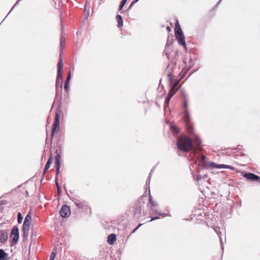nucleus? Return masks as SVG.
<instances>
[{"instance_id": "20", "label": "nucleus", "mask_w": 260, "mask_h": 260, "mask_svg": "<svg viewBox=\"0 0 260 260\" xmlns=\"http://www.w3.org/2000/svg\"><path fill=\"white\" fill-rule=\"evenodd\" d=\"M116 19L118 23V27L120 28L123 26V19L122 16L120 15H117L116 16Z\"/></svg>"}, {"instance_id": "16", "label": "nucleus", "mask_w": 260, "mask_h": 260, "mask_svg": "<svg viewBox=\"0 0 260 260\" xmlns=\"http://www.w3.org/2000/svg\"><path fill=\"white\" fill-rule=\"evenodd\" d=\"M108 243L111 245L116 240V236L114 234H111L108 236Z\"/></svg>"}, {"instance_id": "42", "label": "nucleus", "mask_w": 260, "mask_h": 260, "mask_svg": "<svg viewBox=\"0 0 260 260\" xmlns=\"http://www.w3.org/2000/svg\"><path fill=\"white\" fill-rule=\"evenodd\" d=\"M152 173H153V169H151V171H150V172L149 174V176H148V179H151Z\"/></svg>"}, {"instance_id": "48", "label": "nucleus", "mask_w": 260, "mask_h": 260, "mask_svg": "<svg viewBox=\"0 0 260 260\" xmlns=\"http://www.w3.org/2000/svg\"><path fill=\"white\" fill-rule=\"evenodd\" d=\"M202 158L203 160H205V159L206 158V157L205 156V155H202Z\"/></svg>"}, {"instance_id": "7", "label": "nucleus", "mask_w": 260, "mask_h": 260, "mask_svg": "<svg viewBox=\"0 0 260 260\" xmlns=\"http://www.w3.org/2000/svg\"><path fill=\"white\" fill-rule=\"evenodd\" d=\"M173 42H174L173 36H168L167 44L165 46V49L164 53L165 54V55L167 56V58L169 60L171 59V57L168 52V49L170 48V46L173 44Z\"/></svg>"}, {"instance_id": "46", "label": "nucleus", "mask_w": 260, "mask_h": 260, "mask_svg": "<svg viewBox=\"0 0 260 260\" xmlns=\"http://www.w3.org/2000/svg\"><path fill=\"white\" fill-rule=\"evenodd\" d=\"M241 146L238 145L237 147L235 148H234L235 150H239L241 149Z\"/></svg>"}, {"instance_id": "35", "label": "nucleus", "mask_w": 260, "mask_h": 260, "mask_svg": "<svg viewBox=\"0 0 260 260\" xmlns=\"http://www.w3.org/2000/svg\"><path fill=\"white\" fill-rule=\"evenodd\" d=\"M149 202L151 204V205L152 206H156V204L155 203V202L154 201H153V200L152 199V197L151 196L150 193H149Z\"/></svg>"}, {"instance_id": "29", "label": "nucleus", "mask_w": 260, "mask_h": 260, "mask_svg": "<svg viewBox=\"0 0 260 260\" xmlns=\"http://www.w3.org/2000/svg\"><path fill=\"white\" fill-rule=\"evenodd\" d=\"M56 251H57V250L56 248H54L53 249V251L51 252V255H50V260H54V258L55 257V255H56Z\"/></svg>"}, {"instance_id": "19", "label": "nucleus", "mask_w": 260, "mask_h": 260, "mask_svg": "<svg viewBox=\"0 0 260 260\" xmlns=\"http://www.w3.org/2000/svg\"><path fill=\"white\" fill-rule=\"evenodd\" d=\"M183 34V33L182 31L181 27L179 25L178 22L177 21L175 24V36H177V35H181V34Z\"/></svg>"}, {"instance_id": "3", "label": "nucleus", "mask_w": 260, "mask_h": 260, "mask_svg": "<svg viewBox=\"0 0 260 260\" xmlns=\"http://www.w3.org/2000/svg\"><path fill=\"white\" fill-rule=\"evenodd\" d=\"M63 68V60L60 57L58 63V70L56 80V90L57 91L59 89L61 90L62 88V70Z\"/></svg>"}, {"instance_id": "27", "label": "nucleus", "mask_w": 260, "mask_h": 260, "mask_svg": "<svg viewBox=\"0 0 260 260\" xmlns=\"http://www.w3.org/2000/svg\"><path fill=\"white\" fill-rule=\"evenodd\" d=\"M30 225V224H29L23 223V224L22 225V231H29Z\"/></svg>"}, {"instance_id": "45", "label": "nucleus", "mask_w": 260, "mask_h": 260, "mask_svg": "<svg viewBox=\"0 0 260 260\" xmlns=\"http://www.w3.org/2000/svg\"><path fill=\"white\" fill-rule=\"evenodd\" d=\"M135 3H133V1L131 3L130 6H129V8H128V9L126 10V11H128L129 9H130L135 4Z\"/></svg>"}, {"instance_id": "17", "label": "nucleus", "mask_w": 260, "mask_h": 260, "mask_svg": "<svg viewBox=\"0 0 260 260\" xmlns=\"http://www.w3.org/2000/svg\"><path fill=\"white\" fill-rule=\"evenodd\" d=\"M75 204L76 206L80 209L82 210H86L87 208V206L85 205L83 203L78 201V200H76L75 201Z\"/></svg>"}, {"instance_id": "28", "label": "nucleus", "mask_w": 260, "mask_h": 260, "mask_svg": "<svg viewBox=\"0 0 260 260\" xmlns=\"http://www.w3.org/2000/svg\"><path fill=\"white\" fill-rule=\"evenodd\" d=\"M58 176H55V184L56 185V187H57L58 193H60V191H61V188L59 187V184H58Z\"/></svg>"}, {"instance_id": "26", "label": "nucleus", "mask_w": 260, "mask_h": 260, "mask_svg": "<svg viewBox=\"0 0 260 260\" xmlns=\"http://www.w3.org/2000/svg\"><path fill=\"white\" fill-rule=\"evenodd\" d=\"M176 92V89H174L173 88L171 87V89L169 90L167 96L172 98V97L175 94Z\"/></svg>"}, {"instance_id": "37", "label": "nucleus", "mask_w": 260, "mask_h": 260, "mask_svg": "<svg viewBox=\"0 0 260 260\" xmlns=\"http://www.w3.org/2000/svg\"><path fill=\"white\" fill-rule=\"evenodd\" d=\"M70 79H71V73L70 72H69V74H68V75L66 78V82L65 83H69L70 80Z\"/></svg>"}, {"instance_id": "13", "label": "nucleus", "mask_w": 260, "mask_h": 260, "mask_svg": "<svg viewBox=\"0 0 260 260\" xmlns=\"http://www.w3.org/2000/svg\"><path fill=\"white\" fill-rule=\"evenodd\" d=\"M192 150L194 151L195 150H193V146H194L197 147V148L200 147V146L201 144V143H202V141L200 139V138L198 137H195L193 140L192 139Z\"/></svg>"}, {"instance_id": "1", "label": "nucleus", "mask_w": 260, "mask_h": 260, "mask_svg": "<svg viewBox=\"0 0 260 260\" xmlns=\"http://www.w3.org/2000/svg\"><path fill=\"white\" fill-rule=\"evenodd\" d=\"M187 107L188 99L183 100V108L184 110L183 112V119L188 133L191 134L193 132V123L190 119V114L188 111Z\"/></svg>"}, {"instance_id": "14", "label": "nucleus", "mask_w": 260, "mask_h": 260, "mask_svg": "<svg viewBox=\"0 0 260 260\" xmlns=\"http://www.w3.org/2000/svg\"><path fill=\"white\" fill-rule=\"evenodd\" d=\"M214 230L215 232L217 233V234L219 237V239L220 240V246H221V249H223V242L222 239L221 237V233L220 232V228L218 227H216V228H214Z\"/></svg>"}, {"instance_id": "15", "label": "nucleus", "mask_w": 260, "mask_h": 260, "mask_svg": "<svg viewBox=\"0 0 260 260\" xmlns=\"http://www.w3.org/2000/svg\"><path fill=\"white\" fill-rule=\"evenodd\" d=\"M52 154H51L50 157H49V159L47 160V162L45 166V168H44V171H43V176H44V175L47 172L48 169L49 168L50 164L52 162Z\"/></svg>"}, {"instance_id": "56", "label": "nucleus", "mask_w": 260, "mask_h": 260, "mask_svg": "<svg viewBox=\"0 0 260 260\" xmlns=\"http://www.w3.org/2000/svg\"><path fill=\"white\" fill-rule=\"evenodd\" d=\"M221 0H219V1L217 3V5H218L221 1Z\"/></svg>"}, {"instance_id": "9", "label": "nucleus", "mask_w": 260, "mask_h": 260, "mask_svg": "<svg viewBox=\"0 0 260 260\" xmlns=\"http://www.w3.org/2000/svg\"><path fill=\"white\" fill-rule=\"evenodd\" d=\"M168 77L169 79V84L171 86V88H173L174 89H176L178 84L179 82V80L174 81L173 79V77L172 74L171 73H169L168 74Z\"/></svg>"}, {"instance_id": "6", "label": "nucleus", "mask_w": 260, "mask_h": 260, "mask_svg": "<svg viewBox=\"0 0 260 260\" xmlns=\"http://www.w3.org/2000/svg\"><path fill=\"white\" fill-rule=\"evenodd\" d=\"M10 237L12 238L11 245L17 243L19 238V229L17 227H15L12 230Z\"/></svg>"}, {"instance_id": "36", "label": "nucleus", "mask_w": 260, "mask_h": 260, "mask_svg": "<svg viewBox=\"0 0 260 260\" xmlns=\"http://www.w3.org/2000/svg\"><path fill=\"white\" fill-rule=\"evenodd\" d=\"M193 178L196 181H198L202 178V176L201 175L198 174V175H196V176H194L193 177Z\"/></svg>"}, {"instance_id": "24", "label": "nucleus", "mask_w": 260, "mask_h": 260, "mask_svg": "<svg viewBox=\"0 0 260 260\" xmlns=\"http://www.w3.org/2000/svg\"><path fill=\"white\" fill-rule=\"evenodd\" d=\"M171 131L174 135H178L179 133V128L175 125L171 126Z\"/></svg>"}, {"instance_id": "34", "label": "nucleus", "mask_w": 260, "mask_h": 260, "mask_svg": "<svg viewBox=\"0 0 260 260\" xmlns=\"http://www.w3.org/2000/svg\"><path fill=\"white\" fill-rule=\"evenodd\" d=\"M17 219L18 223H21L22 222L23 217L20 212H18L17 215Z\"/></svg>"}, {"instance_id": "23", "label": "nucleus", "mask_w": 260, "mask_h": 260, "mask_svg": "<svg viewBox=\"0 0 260 260\" xmlns=\"http://www.w3.org/2000/svg\"><path fill=\"white\" fill-rule=\"evenodd\" d=\"M8 254L3 249H0V260H5Z\"/></svg>"}, {"instance_id": "21", "label": "nucleus", "mask_w": 260, "mask_h": 260, "mask_svg": "<svg viewBox=\"0 0 260 260\" xmlns=\"http://www.w3.org/2000/svg\"><path fill=\"white\" fill-rule=\"evenodd\" d=\"M60 48H61V49H62L65 46L64 34H63L62 32L61 33V36L60 37Z\"/></svg>"}, {"instance_id": "31", "label": "nucleus", "mask_w": 260, "mask_h": 260, "mask_svg": "<svg viewBox=\"0 0 260 260\" xmlns=\"http://www.w3.org/2000/svg\"><path fill=\"white\" fill-rule=\"evenodd\" d=\"M61 152L62 150L61 147H59L58 148H57L55 151V156H58L59 157H61Z\"/></svg>"}, {"instance_id": "43", "label": "nucleus", "mask_w": 260, "mask_h": 260, "mask_svg": "<svg viewBox=\"0 0 260 260\" xmlns=\"http://www.w3.org/2000/svg\"><path fill=\"white\" fill-rule=\"evenodd\" d=\"M158 218H159V217L158 216H154V217H152L150 221H153V220H156V219H157Z\"/></svg>"}, {"instance_id": "12", "label": "nucleus", "mask_w": 260, "mask_h": 260, "mask_svg": "<svg viewBox=\"0 0 260 260\" xmlns=\"http://www.w3.org/2000/svg\"><path fill=\"white\" fill-rule=\"evenodd\" d=\"M61 164V158L58 156L55 157V164L56 168V175L58 176L60 167Z\"/></svg>"}, {"instance_id": "54", "label": "nucleus", "mask_w": 260, "mask_h": 260, "mask_svg": "<svg viewBox=\"0 0 260 260\" xmlns=\"http://www.w3.org/2000/svg\"><path fill=\"white\" fill-rule=\"evenodd\" d=\"M139 0H134L133 3H136L137 2H138Z\"/></svg>"}, {"instance_id": "11", "label": "nucleus", "mask_w": 260, "mask_h": 260, "mask_svg": "<svg viewBox=\"0 0 260 260\" xmlns=\"http://www.w3.org/2000/svg\"><path fill=\"white\" fill-rule=\"evenodd\" d=\"M175 37L179 45H182L186 49V43L185 41V37L183 34L175 36Z\"/></svg>"}, {"instance_id": "49", "label": "nucleus", "mask_w": 260, "mask_h": 260, "mask_svg": "<svg viewBox=\"0 0 260 260\" xmlns=\"http://www.w3.org/2000/svg\"><path fill=\"white\" fill-rule=\"evenodd\" d=\"M167 30H168V31H171V28H170V27L169 26H167Z\"/></svg>"}, {"instance_id": "2", "label": "nucleus", "mask_w": 260, "mask_h": 260, "mask_svg": "<svg viewBox=\"0 0 260 260\" xmlns=\"http://www.w3.org/2000/svg\"><path fill=\"white\" fill-rule=\"evenodd\" d=\"M177 146L179 149L183 152L192 150V141L190 138H180L177 142Z\"/></svg>"}, {"instance_id": "10", "label": "nucleus", "mask_w": 260, "mask_h": 260, "mask_svg": "<svg viewBox=\"0 0 260 260\" xmlns=\"http://www.w3.org/2000/svg\"><path fill=\"white\" fill-rule=\"evenodd\" d=\"M8 238V233L6 230L0 231V242L5 243Z\"/></svg>"}, {"instance_id": "55", "label": "nucleus", "mask_w": 260, "mask_h": 260, "mask_svg": "<svg viewBox=\"0 0 260 260\" xmlns=\"http://www.w3.org/2000/svg\"><path fill=\"white\" fill-rule=\"evenodd\" d=\"M155 169V167H153L152 169H153V171H154V169Z\"/></svg>"}, {"instance_id": "8", "label": "nucleus", "mask_w": 260, "mask_h": 260, "mask_svg": "<svg viewBox=\"0 0 260 260\" xmlns=\"http://www.w3.org/2000/svg\"><path fill=\"white\" fill-rule=\"evenodd\" d=\"M70 214L71 210L70 207L67 205H63L60 210L61 216L63 218H67L69 216Z\"/></svg>"}, {"instance_id": "40", "label": "nucleus", "mask_w": 260, "mask_h": 260, "mask_svg": "<svg viewBox=\"0 0 260 260\" xmlns=\"http://www.w3.org/2000/svg\"><path fill=\"white\" fill-rule=\"evenodd\" d=\"M225 169H229L231 170H235V168L234 167L229 166V165H226Z\"/></svg>"}, {"instance_id": "44", "label": "nucleus", "mask_w": 260, "mask_h": 260, "mask_svg": "<svg viewBox=\"0 0 260 260\" xmlns=\"http://www.w3.org/2000/svg\"><path fill=\"white\" fill-rule=\"evenodd\" d=\"M6 204V201L5 200L0 201V205H4Z\"/></svg>"}, {"instance_id": "32", "label": "nucleus", "mask_w": 260, "mask_h": 260, "mask_svg": "<svg viewBox=\"0 0 260 260\" xmlns=\"http://www.w3.org/2000/svg\"><path fill=\"white\" fill-rule=\"evenodd\" d=\"M150 181V179L148 178L146 181V184L145 185L146 189L147 190V189H148L149 193H150V185H149Z\"/></svg>"}, {"instance_id": "41", "label": "nucleus", "mask_w": 260, "mask_h": 260, "mask_svg": "<svg viewBox=\"0 0 260 260\" xmlns=\"http://www.w3.org/2000/svg\"><path fill=\"white\" fill-rule=\"evenodd\" d=\"M142 224H139L132 231V234L135 233L141 225Z\"/></svg>"}, {"instance_id": "4", "label": "nucleus", "mask_w": 260, "mask_h": 260, "mask_svg": "<svg viewBox=\"0 0 260 260\" xmlns=\"http://www.w3.org/2000/svg\"><path fill=\"white\" fill-rule=\"evenodd\" d=\"M144 203L143 201V197H140L136 202L134 207H133L132 211L134 213V216L138 217L140 216L141 210L142 205Z\"/></svg>"}, {"instance_id": "52", "label": "nucleus", "mask_w": 260, "mask_h": 260, "mask_svg": "<svg viewBox=\"0 0 260 260\" xmlns=\"http://www.w3.org/2000/svg\"><path fill=\"white\" fill-rule=\"evenodd\" d=\"M10 12H11L10 11V12H9V13L7 14V15L6 16V17H5V18H4V19H3V21H4V20H5V19H6V17H7V16L10 14Z\"/></svg>"}, {"instance_id": "50", "label": "nucleus", "mask_w": 260, "mask_h": 260, "mask_svg": "<svg viewBox=\"0 0 260 260\" xmlns=\"http://www.w3.org/2000/svg\"><path fill=\"white\" fill-rule=\"evenodd\" d=\"M10 12H11L10 11V12H9V13L7 14V15L6 16V17H5V18H4V19H3V21H4V20H5V19H6V17H7V16L10 14Z\"/></svg>"}, {"instance_id": "18", "label": "nucleus", "mask_w": 260, "mask_h": 260, "mask_svg": "<svg viewBox=\"0 0 260 260\" xmlns=\"http://www.w3.org/2000/svg\"><path fill=\"white\" fill-rule=\"evenodd\" d=\"M209 166L214 168L218 169H225L226 165L223 164H217L214 162H211L209 163Z\"/></svg>"}, {"instance_id": "25", "label": "nucleus", "mask_w": 260, "mask_h": 260, "mask_svg": "<svg viewBox=\"0 0 260 260\" xmlns=\"http://www.w3.org/2000/svg\"><path fill=\"white\" fill-rule=\"evenodd\" d=\"M31 217L30 215V213H28L25 216L24 223L30 224Z\"/></svg>"}, {"instance_id": "53", "label": "nucleus", "mask_w": 260, "mask_h": 260, "mask_svg": "<svg viewBox=\"0 0 260 260\" xmlns=\"http://www.w3.org/2000/svg\"><path fill=\"white\" fill-rule=\"evenodd\" d=\"M10 12H11L10 11V12H9V13L7 14V15L6 16V17H5V18H4V19H3V21H4V20H5V19H6V17H7V16L10 14Z\"/></svg>"}, {"instance_id": "39", "label": "nucleus", "mask_w": 260, "mask_h": 260, "mask_svg": "<svg viewBox=\"0 0 260 260\" xmlns=\"http://www.w3.org/2000/svg\"><path fill=\"white\" fill-rule=\"evenodd\" d=\"M69 83H65L64 84V89L67 91H68L69 89Z\"/></svg>"}, {"instance_id": "47", "label": "nucleus", "mask_w": 260, "mask_h": 260, "mask_svg": "<svg viewBox=\"0 0 260 260\" xmlns=\"http://www.w3.org/2000/svg\"><path fill=\"white\" fill-rule=\"evenodd\" d=\"M157 214H158V215H160V216H161V215H162V216H167V215H166V214H165V213H157Z\"/></svg>"}, {"instance_id": "5", "label": "nucleus", "mask_w": 260, "mask_h": 260, "mask_svg": "<svg viewBox=\"0 0 260 260\" xmlns=\"http://www.w3.org/2000/svg\"><path fill=\"white\" fill-rule=\"evenodd\" d=\"M59 119L60 116L59 113L56 112L55 113V120L53 124V126L51 129V137L52 138L54 136L57 134L59 129Z\"/></svg>"}, {"instance_id": "30", "label": "nucleus", "mask_w": 260, "mask_h": 260, "mask_svg": "<svg viewBox=\"0 0 260 260\" xmlns=\"http://www.w3.org/2000/svg\"><path fill=\"white\" fill-rule=\"evenodd\" d=\"M180 94H181V96L183 97V100L188 99L187 95L184 90L181 89H180Z\"/></svg>"}, {"instance_id": "33", "label": "nucleus", "mask_w": 260, "mask_h": 260, "mask_svg": "<svg viewBox=\"0 0 260 260\" xmlns=\"http://www.w3.org/2000/svg\"><path fill=\"white\" fill-rule=\"evenodd\" d=\"M171 99V98L170 97H169V96H168L167 95L166 97L165 101V108H166L168 106Z\"/></svg>"}, {"instance_id": "51", "label": "nucleus", "mask_w": 260, "mask_h": 260, "mask_svg": "<svg viewBox=\"0 0 260 260\" xmlns=\"http://www.w3.org/2000/svg\"><path fill=\"white\" fill-rule=\"evenodd\" d=\"M10 12H11L10 11V12H9V13L7 14V15L6 16V17H5V18H4V19H3V21H4V20H5V19H6V17H7V16L10 14Z\"/></svg>"}, {"instance_id": "22", "label": "nucleus", "mask_w": 260, "mask_h": 260, "mask_svg": "<svg viewBox=\"0 0 260 260\" xmlns=\"http://www.w3.org/2000/svg\"><path fill=\"white\" fill-rule=\"evenodd\" d=\"M127 1V0H122V1L121 2V3L119 5L118 9V11H119L121 13H122L124 12V11L122 10V9L124 5H125V4L126 3Z\"/></svg>"}, {"instance_id": "38", "label": "nucleus", "mask_w": 260, "mask_h": 260, "mask_svg": "<svg viewBox=\"0 0 260 260\" xmlns=\"http://www.w3.org/2000/svg\"><path fill=\"white\" fill-rule=\"evenodd\" d=\"M28 232L29 231H23V236L24 238L26 239L27 238L28 235Z\"/></svg>"}]
</instances>
